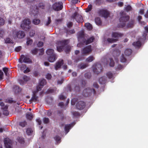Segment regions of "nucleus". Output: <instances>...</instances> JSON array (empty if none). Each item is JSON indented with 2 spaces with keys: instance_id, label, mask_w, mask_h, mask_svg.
Instances as JSON below:
<instances>
[{
  "instance_id": "obj_1",
  "label": "nucleus",
  "mask_w": 148,
  "mask_h": 148,
  "mask_svg": "<svg viewBox=\"0 0 148 148\" xmlns=\"http://www.w3.org/2000/svg\"><path fill=\"white\" fill-rule=\"evenodd\" d=\"M126 13L123 11H121L120 13V17L119 19V23L118 24L117 27L118 28H123L126 25V23L130 19L129 16L126 15Z\"/></svg>"
},
{
  "instance_id": "obj_2",
  "label": "nucleus",
  "mask_w": 148,
  "mask_h": 148,
  "mask_svg": "<svg viewBox=\"0 0 148 148\" xmlns=\"http://www.w3.org/2000/svg\"><path fill=\"white\" fill-rule=\"evenodd\" d=\"M68 43V40H67L65 39L57 41L56 44L57 51L59 52L62 51L64 49L65 46Z\"/></svg>"
},
{
  "instance_id": "obj_3",
  "label": "nucleus",
  "mask_w": 148,
  "mask_h": 148,
  "mask_svg": "<svg viewBox=\"0 0 148 148\" xmlns=\"http://www.w3.org/2000/svg\"><path fill=\"white\" fill-rule=\"evenodd\" d=\"M147 35V34L146 32L143 33L142 36L138 38V40L137 41L134 42L132 43L133 45L136 47H140L142 43L144 42L146 39V37Z\"/></svg>"
},
{
  "instance_id": "obj_4",
  "label": "nucleus",
  "mask_w": 148,
  "mask_h": 148,
  "mask_svg": "<svg viewBox=\"0 0 148 148\" xmlns=\"http://www.w3.org/2000/svg\"><path fill=\"white\" fill-rule=\"evenodd\" d=\"M31 23V21L29 19H24L22 22L21 27L24 30L28 31L31 28L30 26Z\"/></svg>"
},
{
  "instance_id": "obj_5",
  "label": "nucleus",
  "mask_w": 148,
  "mask_h": 148,
  "mask_svg": "<svg viewBox=\"0 0 148 148\" xmlns=\"http://www.w3.org/2000/svg\"><path fill=\"white\" fill-rule=\"evenodd\" d=\"M93 93L94 94L96 93V91L94 89H90L89 88L84 89L83 91V95L85 97L90 96L91 93Z\"/></svg>"
},
{
  "instance_id": "obj_6",
  "label": "nucleus",
  "mask_w": 148,
  "mask_h": 148,
  "mask_svg": "<svg viewBox=\"0 0 148 148\" xmlns=\"http://www.w3.org/2000/svg\"><path fill=\"white\" fill-rule=\"evenodd\" d=\"M12 35L13 36L15 37H17L19 38H22L25 36V34L24 32L19 30L17 31L16 30H14L13 31Z\"/></svg>"
},
{
  "instance_id": "obj_7",
  "label": "nucleus",
  "mask_w": 148,
  "mask_h": 148,
  "mask_svg": "<svg viewBox=\"0 0 148 148\" xmlns=\"http://www.w3.org/2000/svg\"><path fill=\"white\" fill-rule=\"evenodd\" d=\"M93 71L97 74L101 72L103 70L102 66L101 64L98 63L94 65L92 67Z\"/></svg>"
},
{
  "instance_id": "obj_8",
  "label": "nucleus",
  "mask_w": 148,
  "mask_h": 148,
  "mask_svg": "<svg viewBox=\"0 0 148 148\" xmlns=\"http://www.w3.org/2000/svg\"><path fill=\"white\" fill-rule=\"evenodd\" d=\"M92 51L91 46L88 45L85 47L81 50L82 54L84 55H87L90 54Z\"/></svg>"
},
{
  "instance_id": "obj_9",
  "label": "nucleus",
  "mask_w": 148,
  "mask_h": 148,
  "mask_svg": "<svg viewBox=\"0 0 148 148\" xmlns=\"http://www.w3.org/2000/svg\"><path fill=\"white\" fill-rule=\"evenodd\" d=\"M53 9L55 11H58L61 10L63 8V4L62 2L55 3L52 6Z\"/></svg>"
},
{
  "instance_id": "obj_10",
  "label": "nucleus",
  "mask_w": 148,
  "mask_h": 148,
  "mask_svg": "<svg viewBox=\"0 0 148 148\" xmlns=\"http://www.w3.org/2000/svg\"><path fill=\"white\" fill-rule=\"evenodd\" d=\"M77 38L79 41L83 43L85 40L84 34L83 31H81L78 32L77 34Z\"/></svg>"
},
{
  "instance_id": "obj_11",
  "label": "nucleus",
  "mask_w": 148,
  "mask_h": 148,
  "mask_svg": "<svg viewBox=\"0 0 148 148\" xmlns=\"http://www.w3.org/2000/svg\"><path fill=\"white\" fill-rule=\"evenodd\" d=\"M99 14L105 18H107L109 15V13L106 10L101 9L98 11Z\"/></svg>"
},
{
  "instance_id": "obj_12",
  "label": "nucleus",
  "mask_w": 148,
  "mask_h": 148,
  "mask_svg": "<svg viewBox=\"0 0 148 148\" xmlns=\"http://www.w3.org/2000/svg\"><path fill=\"white\" fill-rule=\"evenodd\" d=\"M37 90L34 91L33 92V94L31 97V98L29 100V101L34 102L36 103H38L39 102L38 99V97L36 96V93L38 92Z\"/></svg>"
},
{
  "instance_id": "obj_13",
  "label": "nucleus",
  "mask_w": 148,
  "mask_h": 148,
  "mask_svg": "<svg viewBox=\"0 0 148 148\" xmlns=\"http://www.w3.org/2000/svg\"><path fill=\"white\" fill-rule=\"evenodd\" d=\"M47 82L45 79H41L39 82V85L36 87V90L38 91H40L43 87L46 84Z\"/></svg>"
},
{
  "instance_id": "obj_14",
  "label": "nucleus",
  "mask_w": 148,
  "mask_h": 148,
  "mask_svg": "<svg viewBox=\"0 0 148 148\" xmlns=\"http://www.w3.org/2000/svg\"><path fill=\"white\" fill-rule=\"evenodd\" d=\"M4 142L6 148H12V142L10 140L5 138L4 140Z\"/></svg>"
},
{
  "instance_id": "obj_15",
  "label": "nucleus",
  "mask_w": 148,
  "mask_h": 148,
  "mask_svg": "<svg viewBox=\"0 0 148 148\" xmlns=\"http://www.w3.org/2000/svg\"><path fill=\"white\" fill-rule=\"evenodd\" d=\"M85 103L82 101H79L76 105L77 108L79 110H82L85 107Z\"/></svg>"
},
{
  "instance_id": "obj_16",
  "label": "nucleus",
  "mask_w": 148,
  "mask_h": 148,
  "mask_svg": "<svg viewBox=\"0 0 148 148\" xmlns=\"http://www.w3.org/2000/svg\"><path fill=\"white\" fill-rule=\"evenodd\" d=\"M95 39V38L94 36H92L86 40L85 39L83 41V43L84 44L88 45L93 42Z\"/></svg>"
},
{
  "instance_id": "obj_17",
  "label": "nucleus",
  "mask_w": 148,
  "mask_h": 148,
  "mask_svg": "<svg viewBox=\"0 0 148 148\" xmlns=\"http://www.w3.org/2000/svg\"><path fill=\"white\" fill-rule=\"evenodd\" d=\"M68 89L69 90L70 92H71L73 90L76 92H77L79 91L80 90V88L79 87V86L77 85L75 86L73 89L71 88V86H69L68 87Z\"/></svg>"
},
{
  "instance_id": "obj_18",
  "label": "nucleus",
  "mask_w": 148,
  "mask_h": 148,
  "mask_svg": "<svg viewBox=\"0 0 148 148\" xmlns=\"http://www.w3.org/2000/svg\"><path fill=\"white\" fill-rule=\"evenodd\" d=\"M64 64V61L63 60H62L60 61L57 62L56 64L55 67V69L56 70H58L59 68H60L61 66Z\"/></svg>"
},
{
  "instance_id": "obj_19",
  "label": "nucleus",
  "mask_w": 148,
  "mask_h": 148,
  "mask_svg": "<svg viewBox=\"0 0 148 148\" xmlns=\"http://www.w3.org/2000/svg\"><path fill=\"white\" fill-rule=\"evenodd\" d=\"M123 34L118 32H113L112 34V37L114 38H118L122 36Z\"/></svg>"
},
{
  "instance_id": "obj_20",
  "label": "nucleus",
  "mask_w": 148,
  "mask_h": 148,
  "mask_svg": "<svg viewBox=\"0 0 148 148\" xmlns=\"http://www.w3.org/2000/svg\"><path fill=\"white\" fill-rule=\"evenodd\" d=\"M120 53L121 52L119 50H117L116 51H114L113 52V56L114 57L115 60L117 61L118 60V57L120 54Z\"/></svg>"
},
{
  "instance_id": "obj_21",
  "label": "nucleus",
  "mask_w": 148,
  "mask_h": 148,
  "mask_svg": "<svg viewBox=\"0 0 148 148\" xmlns=\"http://www.w3.org/2000/svg\"><path fill=\"white\" fill-rule=\"evenodd\" d=\"M134 22L135 20L134 19H131L127 24V27L129 28H132L134 26Z\"/></svg>"
},
{
  "instance_id": "obj_22",
  "label": "nucleus",
  "mask_w": 148,
  "mask_h": 148,
  "mask_svg": "<svg viewBox=\"0 0 148 148\" xmlns=\"http://www.w3.org/2000/svg\"><path fill=\"white\" fill-rule=\"evenodd\" d=\"M1 109L3 110V112L4 115H8L9 114V112L8 110V106L7 105L5 106L4 107H2Z\"/></svg>"
},
{
  "instance_id": "obj_23",
  "label": "nucleus",
  "mask_w": 148,
  "mask_h": 148,
  "mask_svg": "<svg viewBox=\"0 0 148 148\" xmlns=\"http://www.w3.org/2000/svg\"><path fill=\"white\" fill-rule=\"evenodd\" d=\"M106 77L105 76H102L99 78V82L101 84H103L106 83Z\"/></svg>"
},
{
  "instance_id": "obj_24",
  "label": "nucleus",
  "mask_w": 148,
  "mask_h": 148,
  "mask_svg": "<svg viewBox=\"0 0 148 148\" xmlns=\"http://www.w3.org/2000/svg\"><path fill=\"white\" fill-rule=\"evenodd\" d=\"M48 60L50 62H53L56 60V55H52L50 56L48 59Z\"/></svg>"
},
{
  "instance_id": "obj_25",
  "label": "nucleus",
  "mask_w": 148,
  "mask_h": 148,
  "mask_svg": "<svg viewBox=\"0 0 148 148\" xmlns=\"http://www.w3.org/2000/svg\"><path fill=\"white\" fill-rule=\"evenodd\" d=\"M132 53V50L130 49H127L124 51V53L127 56H130Z\"/></svg>"
},
{
  "instance_id": "obj_26",
  "label": "nucleus",
  "mask_w": 148,
  "mask_h": 148,
  "mask_svg": "<svg viewBox=\"0 0 148 148\" xmlns=\"http://www.w3.org/2000/svg\"><path fill=\"white\" fill-rule=\"evenodd\" d=\"M95 22L96 24L98 25H101L102 24V21L101 18L99 17H97L95 18Z\"/></svg>"
},
{
  "instance_id": "obj_27",
  "label": "nucleus",
  "mask_w": 148,
  "mask_h": 148,
  "mask_svg": "<svg viewBox=\"0 0 148 148\" xmlns=\"http://www.w3.org/2000/svg\"><path fill=\"white\" fill-rule=\"evenodd\" d=\"M24 57L23 61L25 63H31L32 62V60L29 58L27 57H24V56L23 55Z\"/></svg>"
},
{
  "instance_id": "obj_28",
  "label": "nucleus",
  "mask_w": 148,
  "mask_h": 148,
  "mask_svg": "<svg viewBox=\"0 0 148 148\" xmlns=\"http://www.w3.org/2000/svg\"><path fill=\"white\" fill-rule=\"evenodd\" d=\"M57 114L58 116L60 117L62 120L64 119V117L62 111L60 110L58 111Z\"/></svg>"
},
{
  "instance_id": "obj_29",
  "label": "nucleus",
  "mask_w": 148,
  "mask_h": 148,
  "mask_svg": "<svg viewBox=\"0 0 148 148\" xmlns=\"http://www.w3.org/2000/svg\"><path fill=\"white\" fill-rule=\"evenodd\" d=\"M34 9H33V6H31L30 7V12L31 14H34L35 13V11H36V10H37V6H34Z\"/></svg>"
},
{
  "instance_id": "obj_30",
  "label": "nucleus",
  "mask_w": 148,
  "mask_h": 148,
  "mask_svg": "<svg viewBox=\"0 0 148 148\" xmlns=\"http://www.w3.org/2000/svg\"><path fill=\"white\" fill-rule=\"evenodd\" d=\"M76 20L77 22L81 23L83 21V18L81 15H78L77 16Z\"/></svg>"
},
{
  "instance_id": "obj_31",
  "label": "nucleus",
  "mask_w": 148,
  "mask_h": 148,
  "mask_svg": "<svg viewBox=\"0 0 148 148\" xmlns=\"http://www.w3.org/2000/svg\"><path fill=\"white\" fill-rule=\"evenodd\" d=\"M51 17L48 16L47 17V20L46 21L45 23V25L46 26H48L51 23Z\"/></svg>"
},
{
  "instance_id": "obj_32",
  "label": "nucleus",
  "mask_w": 148,
  "mask_h": 148,
  "mask_svg": "<svg viewBox=\"0 0 148 148\" xmlns=\"http://www.w3.org/2000/svg\"><path fill=\"white\" fill-rule=\"evenodd\" d=\"M71 124L66 125H65L64 130L66 133H68L71 127Z\"/></svg>"
},
{
  "instance_id": "obj_33",
  "label": "nucleus",
  "mask_w": 148,
  "mask_h": 148,
  "mask_svg": "<svg viewBox=\"0 0 148 148\" xmlns=\"http://www.w3.org/2000/svg\"><path fill=\"white\" fill-rule=\"evenodd\" d=\"M53 50L51 49H49L47 50L46 52V53L48 55L51 56L52 55H55L53 53Z\"/></svg>"
},
{
  "instance_id": "obj_34",
  "label": "nucleus",
  "mask_w": 148,
  "mask_h": 148,
  "mask_svg": "<svg viewBox=\"0 0 148 148\" xmlns=\"http://www.w3.org/2000/svg\"><path fill=\"white\" fill-rule=\"evenodd\" d=\"M95 59L93 56H90L86 60V62H90L93 61Z\"/></svg>"
},
{
  "instance_id": "obj_35",
  "label": "nucleus",
  "mask_w": 148,
  "mask_h": 148,
  "mask_svg": "<svg viewBox=\"0 0 148 148\" xmlns=\"http://www.w3.org/2000/svg\"><path fill=\"white\" fill-rule=\"evenodd\" d=\"M118 40L116 39H115L113 38H108L107 39V41L110 43H112L116 42Z\"/></svg>"
},
{
  "instance_id": "obj_36",
  "label": "nucleus",
  "mask_w": 148,
  "mask_h": 148,
  "mask_svg": "<svg viewBox=\"0 0 148 148\" xmlns=\"http://www.w3.org/2000/svg\"><path fill=\"white\" fill-rule=\"evenodd\" d=\"M120 59V61L121 62H125L127 60V59L123 54H122Z\"/></svg>"
},
{
  "instance_id": "obj_37",
  "label": "nucleus",
  "mask_w": 148,
  "mask_h": 148,
  "mask_svg": "<svg viewBox=\"0 0 148 148\" xmlns=\"http://www.w3.org/2000/svg\"><path fill=\"white\" fill-rule=\"evenodd\" d=\"M33 23L35 25H38L40 22V21L38 19H34L32 21Z\"/></svg>"
},
{
  "instance_id": "obj_38",
  "label": "nucleus",
  "mask_w": 148,
  "mask_h": 148,
  "mask_svg": "<svg viewBox=\"0 0 148 148\" xmlns=\"http://www.w3.org/2000/svg\"><path fill=\"white\" fill-rule=\"evenodd\" d=\"M19 125L22 127H24L27 125V123L26 121L25 120L23 121L20 122L19 123Z\"/></svg>"
},
{
  "instance_id": "obj_39",
  "label": "nucleus",
  "mask_w": 148,
  "mask_h": 148,
  "mask_svg": "<svg viewBox=\"0 0 148 148\" xmlns=\"http://www.w3.org/2000/svg\"><path fill=\"white\" fill-rule=\"evenodd\" d=\"M33 115L32 114L29 113H27L26 114V118L29 120H31L33 118Z\"/></svg>"
},
{
  "instance_id": "obj_40",
  "label": "nucleus",
  "mask_w": 148,
  "mask_h": 148,
  "mask_svg": "<svg viewBox=\"0 0 148 148\" xmlns=\"http://www.w3.org/2000/svg\"><path fill=\"white\" fill-rule=\"evenodd\" d=\"M110 63L109 65L110 66L113 67L114 65V62L113 59L112 58H110Z\"/></svg>"
},
{
  "instance_id": "obj_41",
  "label": "nucleus",
  "mask_w": 148,
  "mask_h": 148,
  "mask_svg": "<svg viewBox=\"0 0 148 148\" xmlns=\"http://www.w3.org/2000/svg\"><path fill=\"white\" fill-rule=\"evenodd\" d=\"M132 10V8L131 6L130 5H127L125 8V10H126L127 12L131 11Z\"/></svg>"
},
{
  "instance_id": "obj_42",
  "label": "nucleus",
  "mask_w": 148,
  "mask_h": 148,
  "mask_svg": "<svg viewBox=\"0 0 148 148\" xmlns=\"http://www.w3.org/2000/svg\"><path fill=\"white\" fill-rule=\"evenodd\" d=\"M92 9V5L90 4L89 5L87 8L86 9L85 11L86 12H88L90 11Z\"/></svg>"
},
{
  "instance_id": "obj_43",
  "label": "nucleus",
  "mask_w": 148,
  "mask_h": 148,
  "mask_svg": "<svg viewBox=\"0 0 148 148\" xmlns=\"http://www.w3.org/2000/svg\"><path fill=\"white\" fill-rule=\"evenodd\" d=\"M17 139L18 142L21 144H23L24 142V138L21 137H18Z\"/></svg>"
},
{
  "instance_id": "obj_44",
  "label": "nucleus",
  "mask_w": 148,
  "mask_h": 148,
  "mask_svg": "<svg viewBox=\"0 0 148 148\" xmlns=\"http://www.w3.org/2000/svg\"><path fill=\"white\" fill-rule=\"evenodd\" d=\"M32 132V130L30 128H27L26 130V133L28 135H30Z\"/></svg>"
},
{
  "instance_id": "obj_45",
  "label": "nucleus",
  "mask_w": 148,
  "mask_h": 148,
  "mask_svg": "<svg viewBox=\"0 0 148 148\" xmlns=\"http://www.w3.org/2000/svg\"><path fill=\"white\" fill-rule=\"evenodd\" d=\"M5 101L7 103H12L13 102V98H9L6 99L5 100Z\"/></svg>"
},
{
  "instance_id": "obj_46",
  "label": "nucleus",
  "mask_w": 148,
  "mask_h": 148,
  "mask_svg": "<svg viewBox=\"0 0 148 148\" xmlns=\"http://www.w3.org/2000/svg\"><path fill=\"white\" fill-rule=\"evenodd\" d=\"M38 51V49L34 48L31 51L32 54L33 55H36L37 54Z\"/></svg>"
},
{
  "instance_id": "obj_47",
  "label": "nucleus",
  "mask_w": 148,
  "mask_h": 148,
  "mask_svg": "<svg viewBox=\"0 0 148 148\" xmlns=\"http://www.w3.org/2000/svg\"><path fill=\"white\" fill-rule=\"evenodd\" d=\"M85 26L89 30H91L92 29V27L90 23H88L87 24H86Z\"/></svg>"
},
{
  "instance_id": "obj_48",
  "label": "nucleus",
  "mask_w": 148,
  "mask_h": 148,
  "mask_svg": "<svg viewBox=\"0 0 148 148\" xmlns=\"http://www.w3.org/2000/svg\"><path fill=\"white\" fill-rule=\"evenodd\" d=\"M33 42V40L30 38H28L26 42L27 44V45H31Z\"/></svg>"
},
{
  "instance_id": "obj_49",
  "label": "nucleus",
  "mask_w": 148,
  "mask_h": 148,
  "mask_svg": "<svg viewBox=\"0 0 148 148\" xmlns=\"http://www.w3.org/2000/svg\"><path fill=\"white\" fill-rule=\"evenodd\" d=\"M106 75L109 78L111 79L113 75L111 72H108L107 73Z\"/></svg>"
},
{
  "instance_id": "obj_50",
  "label": "nucleus",
  "mask_w": 148,
  "mask_h": 148,
  "mask_svg": "<svg viewBox=\"0 0 148 148\" xmlns=\"http://www.w3.org/2000/svg\"><path fill=\"white\" fill-rule=\"evenodd\" d=\"M43 121L44 123L47 124L49 122V120L48 118L45 117L43 119Z\"/></svg>"
},
{
  "instance_id": "obj_51",
  "label": "nucleus",
  "mask_w": 148,
  "mask_h": 148,
  "mask_svg": "<svg viewBox=\"0 0 148 148\" xmlns=\"http://www.w3.org/2000/svg\"><path fill=\"white\" fill-rule=\"evenodd\" d=\"M123 68V66L121 64H118L117 66L116 67V69L117 71L120 70L121 69Z\"/></svg>"
},
{
  "instance_id": "obj_52",
  "label": "nucleus",
  "mask_w": 148,
  "mask_h": 148,
  "mask_svg": "<svg viewBox=\"0 0 148 148\" xmlns=\"http://www.w3.org/2000/svg\"><path fill=\"white\" fill-rule=\"evenodd\" d=\"M88 65L86 64H82L80 65V69H83L85 68L86 67H87Z\"/></svg>"
},
{
  "instance_id": "obj_53",
  "label": "nucleus",
  "mask_w": 148,
  "mask_h": 148,
  "mask_svg": "<svg viewBox=\"0 0 148 148\" xmlns=\"http://www.w3.org/2000/svg\"><path fill=\"white\" fill-rule=\"evenodd\" d=\"M54 139L57 142H58L60 140L61 138L59 136L57 135L54 137Z\"/></svg>"
},
{
  "instance_id": "obj_54",
  "label": "nucleus",
  "mask_w": 148,
  "mask_h": 148,
  "mask_svg": "<svg viewBox=\"0 0 148 148\" xmlns=\"http://www.w3.org/2000/svg\"><path fill=\"white\" fill-rule=\"evenodd\" d=\"M5 23V20L2 18L0 17V26L3 25Z\"/></svg>"
},
{
  "instance_id": "obj_55",
  "label": "nucleus",
  "mask_w": 148,
  "mask_h": 148,
  "mask_svg": "<svg viewBox=\"0 0 148 148\" xmlns=\"http://www.w3.org/2000/svg\"><path fill=\"white\" fill-rule=\"evenodd\" d=\"M72 114L75 117L78 116H80L79 113L78 112L76 111L73 112L72 113Z\"/></svg>"
},
{
  "instance_id": "obj_56",
  "label": "nucleus",
  "mask_w": 148,
  "mask_h": 148,
  "mask_svg": "<svg viewBox=\"0 0 148 148\" xmlns=\"http://www.w3.org/2000/svg\"><path fill=\"white\" fill-rule=\"evenodd\" d=\"M23 80L25 82H27L29 79V78L26 75H24L23 77Z\"/></svg>"
},
{
  "instance_id": "obj_57",
  "label": "nucleus",
  "mask_w": 148,
  "mask_h": 148,
  "mask_svg": "<svg viewBox=\"0 0 148 148\" xmlns=\"http://www.w3.org/2000/svg\"><path fill=\"white\" fill-rule=\"evenodd\" d=\"M38 51H39V55H41L43 54L44 52V50L43 48L40 49Z\"/></svg>"
},
{
  "instance_id": "obj_58",
  "label": "nucleus",
  "mask_w": 148,
  "mask_h": 148,
  "mask_svg": "<svg viewBox=\"0 0 148 148\" xmlns=\"http://www.w3.org/2000/svg\"><path fill=\"white\" fill-rule=\"evenodd\" d=\"M35 34V32L33 30H31L29 33V35L30 36H34Z\"/></svg>"
},
{
  "instance_id": "obj_59",
  "label": "nucleus",
  "mask_w": 148,
  "mask_h": 148,
  "mask_svg": "<svg viewBox=\"0 0 148 148\" xmlns=\"http://www.w3.org/2000/svg\"><path fill=\"white\" fill-rule=\"evenodd\" d=\"M86 84V82L84 80H82V81L81 86L82 87H84L85 86Z\"/></svg>"
},
{
  "instance_id": "obj_60",
  "label": "nucleus",
  "mask_w": 148,
  "mask_h": 148,
  "mask_svg": "<svg viewBox=\"0 0 148 148\" xmlns=\"http://www.w3.org/2000/svg\"><path fill=\"white\" fill-rule=\"evenodd\" d=\"M46 77L47 79H50L52 77L51 75L49 73H48L46 76Z\"/></svg>"
},
{
  "instance_id": "obj_61",
  "label": "nucleus",
  "mask_w": 148,
  "mask_h": 148,
  "mask_svg": "<svg viewBox=\"0 0 148 148\" xmlns=\"http://www.w3.org/2000/svg\"><path fill=\"white\" fill-rule=\"evenodd\" d=\"M5 42L6 43H9L11 42V39L9 38H7L5 40Z\"/></svg>"
},
{
  "instance_id": "obj_62",
  "label": "nucleus",
  "mask_w": 148,
  "mask_h": 148,
  "mask_svg": "<svg viewBox=\"0 0 148 148\" xmlns=\"http://www.w3.org/2000/svg\"><path fill=\"white\" fill-rule=\"evenodd\" d=\"M38 6L42 9H44V6L43 3H40L38 4Z\"/></svg>"
},
{
  "instance_id": "obj_63",
  "label": "nucleus",
  "mask_w": 148,
  "mask_h": 148,
  "mask_svg": "<svg viewBox=\"0 0 148 148\" xmlns=\"http://www.w3.org/2000/svg\"><path fill=\"white\" fill-rule=\"evenodd\" d=\"M73 25V23L72 22H69L67 24V26L68 27L70 28Z\"/></svg>"
},
{
  "instance_id": "obj_64",
  "label": "nucleus",
  "mask_w": 148,
  "mask_h": 148,
  "mask_svg": "<svg viewBox=\"0 0 148 148\" xmlns=\"http://www.w3.org/2000/svg\"><path fill=\"white\" fill-rule=\"evenodd\" d=\"M4 33V31L2 30H0V37L2 38L3 35Z\"/></svg>"
}]
</instances>
